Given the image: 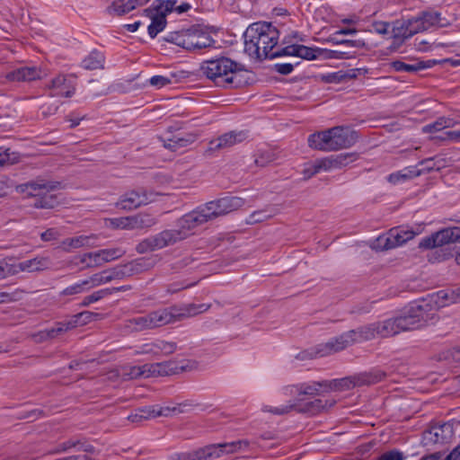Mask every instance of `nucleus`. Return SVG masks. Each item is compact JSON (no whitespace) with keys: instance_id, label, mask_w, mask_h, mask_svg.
<instances>
[{"instance_id":"nucleus-1","label":"nucleus","mask_w":460,"mask_h":460,"mask_svg":"<svg viewBox=\"0 0 460 460\" xmlns=\"http://www.w3.org/2000/svg\"><path fill=\"white\" fill-rule=\"evenodd\" d=\"M429 304L411 303L403 314L376 322L377 337L385 339L395 336L402 332L413 331L427 324V319L431 314Z\"/></svg>"},{"instance_id":"nucleus-2","label":"nucleus","mask_w":460,"mask_h":460,"mask_svg":"<svg viewBox=\"0 0 460 460\" xmlns=\"http://www.w3.org/2000/svg\"><path fill=\"white\" fill-rule=\"evenodd\" d=\"M200 71L217 86L239 88L246 84L244 75L247 71L226 57L203 61Z\"/></svg>"},{"instance_id":"nucleus-3","label":"nucleus","mask_w":460,"mask_h":460,"mask_svg":"<svg viewBox=\"0 0 460 460\" xmlns=\"http://www.w3.org/2000/svg\"><path fill=\"white\" fill-rule=\"evenodd\" d=\"M243 37L245 53L261 60L270 58L278 44L279 32L270 22H255L246 29Z\"/></svg>"},{"instance_id":"nucleus-4","label":"nucleus","mask_w":460,"mask_h":460,"mask_svg":"<svg viewBox=\"0 0 460 460\" xmlns=\"http://www.w3.org/2000/svg\"><path fill=\"white\" fill-rule=\"evenodd\" d=\"M357 140L358 134L356 131L348 127L339 126L310 135L308 144L314 149L331 152L349 148Z\"/></svg>"},{"instance_id":"nucleus-5","label":"nucleus","mask_w":460,"mask_h":460,"mask_svg":"<svg viewBox=\"0 0 460 460\" xmlns=\"http://www.w3.org/2000/svg\"><path fill=\"white\" fill-rule=\"evenodd\" d=\"M297 401L298 400H289L288 404H281L277 406L264 405L262 411L270 412L274 415H285L291 411L318 414L328 411L336 403L334 399H315L312 402H306L304 405L297 403Z\"/></svg>"},{"instance_id":"nucleus-6","label":"nucleus","mask_w":460,"mask_h":460,"mask_svg":"<svg viewBox=\"0 0 460 460\" xmlns=\"http://www.w3.org/2000/svg\"><path fill=\"white\" fill-rule=\"evenodd\" d=\"M386 377V373L381 369H374L369 372L358 374L357 376L344 377L341 379L327 380V391H343L355 386L369 385L379 383Z\"/></svg>"},{"instance_id":"nucleus-7","label":"nucleus","mask_w":460,"mask_h":460,"mask_svg":"<svg viewBox=\"0 0 460 460\" xmlns=\"http://www.w3.org/2000/svg\"><path fill=\"white\" fill-rule=\"evenodd\" d=\"M186 239V234L183 231L178 229H166L155 235L141 241L136 247L138 253H146L155 250H160L169 245Z\"/></svg>"},{"instance_id":"nucleus-8","label":"nucleus","mask_w":460,"mask_h":460,"mask_svg":"<svg viewBox=\"0 0 460 460\" xmlns=\"http://www.w3.org/2000/svg\"><path fill=\"white\" fill-rule=\"evenodd\" d=\"M167 314L164 313V308H160L150 312L149 314L128 319L125 323V329L129 332H142L159 328L167 325Z\"/></svg>"},{"instance_id":"nucleus-9","label":"nucleus","mask_w":460,"mask_h":460,"mask_svg":"<svg viewBox=\"0 0 460 460\" xmlns=\"http://www.w3.org/2000/svg\"><path fill=\"white\" fill-rule=\"evenodd\" d=\"M460 241V227H446L424 237L419 243L421 249L440 248Z\"/></svg>"},{"instance_id":"nucleus-10","label":"nucleus","mask_w":460,"mask_h":460,"mask_svg":"<svg viewBox=\"0 0 460 460\" xmlns=\"http://www.w3.org/2000/svg\"><path fill=\"white\" fill-rule=\"evenodd\" d=\"M156 195V193L143 188L131 190L121 195L115 206L119 209L132 210L155 201Z\"/></svg>"},{"instance_id":"nucleus-11","label":"nucleus","mask_w":460,"mask_h":460,"mask_svg":"<svg viewBox=\"0 0 460 460\" xmlns=\"http://www.w3.org/2000/svg\"><path fill=\"white\" fill-rule=\"evenodd\" d=\"M61 188V182L57 181H48L41 177L19 184L15 187L17 193L24 195L26 198H39L45 193H50Z\"/></svg>"},{"instance_id":"nucleus-12","label":"nucleus","mask_w":460,"mask_h":460,"mask_svg":"<svg viewBox=\"0 0 460 460\" xmlns=\"http://www.w3.org/2000/svg\"><path fill=\"white\" fill-rule=\"evenodd\" d=\"M125 251L120 248L103 249L97 252H86L75 260H78L79 263L84 264V268L100 267L105 262L111 261L123 256Z\"/></svg>"},{"instance_id":"nucleus-13","label":"nucleus","mask_w":460,"mask_h":460,"mask_svg":"<svg viewBox=\"0 0 460 460\" xmlns=\"http://www.w3.org/2000/svg\"><path fill=\"white\" fill-rule=\"evenodd\" d=\"M244 205V200L239 197H224L204 205L210 220L225 216Z\"/></svg>"},{"instance_id":"nucleus-14","label":"nucleus","mask_w":460,"mask_h":460,"mask_svg":"<svg viewBox=\"0 0 460 460\" xmlns=\"http://www.w3.org/2000/svg\"><path fill=\"white\" fill-rule=\"evenodd\" d=\"M416 233L402 228L391 229L385 235H381L374 243V248L378 250H390L404 244L411 240Z\"/></svg>"},{"instance_id":"nucleus-15","label":"nucleus","mask_w":460,"mask_h":460,"mask_svg":"<svg viewBox=\"0 0 460 460\" xmlns=\"http://www.w3.org/2000/svg\"><path fill=\"white\" fill-rule=\"evenodd\" d=\"M210 306L209 304H187L181 307L177 305L165 307L164 311L167 314L166 323L170 324L195 316L208 311Z\"/></svg>"},{"instance_id":"nucleus-16","label":"nucleus","mask_w":460,"mask_h":460,"mask_svg":"<svg viewBox=\"0 0 460 460\" xmlns=\"http://www.w3.org/2000/svg\"><path fill=\"white\" fill-rule=\"evenodd\" d=\"M208 221H211L210 217L203 206L181 217L178 220V226L180 231H183L187 238L190 234V232L191 230Z\"/></svg>"},{"instance_id":"nucleus-17","label":"nucleus","mask_w":460,"mask_h":460,"mask_svg":"<svg viewBox=\"0 0 460 460\" xmlns=\"http://www.w3.org/2000/svg\"><path fill=\"white\" fill-rule=\"evenodd\" d=\"M189 42L187 50L203 49L213 47L216 40L201 25H194L189 29Z\"/></svg>"},{"instance_id":"nucleus-18","label":"nucleus","mask_w":460,"mask_h":460,"mask_svg":"<svg viewBox=\"0 0 460 460\" xmlns=\"http://www.w3.org/2000/svg\"><path fill=\"white\" fill-rule=\"evenodd\" d=\"M352 336V332L349 331L325 343L319 344L318 352L320 353V357H326L337 353L354 344Z\"/></svg>"},{"instance_id":"nucleus-19","label":"nucleus","mask_w":460,"mask_h":460,"mask_svg":"<svg viewBox=\"0 0 460 460\" xmlns=\"http://www.w3.org/2000/svg\"><path fill=\"white\" fill-rule=\"evenodd\" d=\"M246 138L247 133L245 131H230L211 140L208 143L207 152H216L221 149L232 147L236 144L242 143Z\"/></svg>"},{"instance_id":"nucleus-20","label":"nucleus","mask_w":460,"mask_h":460,"mask_svg":"<svg viewBox=\"0 0 460 460\" xmlns=\"http://www.w3.org/2000/svg\"><path fill=\"white\" fill-rule=\"evenodd\" d=\"M424 31H426L425 24L420 13L417 17L402 22L400 26H394L393 29L394 37L402 40Z\"/></svg>"},{"instance_id":"nucleus-21","label":"nucleus","mask_w":460,"mask_h":460,"mask_svg":"<svg viewBox=\"0 0 460 460\" xmlns=\"http://www.w3.org/2000/svg\"><path fill=\"white\" fill-rule=\"evenodd\" d=\"M46 88L53 91L50 96L72 97L75 93V83L71 81L67 75H58L54 77Z\"/></svg>"},{"instance_id":"nucleus-22","label":"nucleus","mask_w":460,"mask_h":460,"mask_svg":"<svg viewBox=\"0 0 460 460\" xmlns=\"http://www.w3.org/2000/svg\"><path fill=\"white\" fill-rule=\"evenodd\" d=\"M249 445L246 440H238L230 443L211 444L205 447V451L208 460L218 458L225 454H234Z\"/></svg>"},{"instance_id":"nucleus-23","label":"nucleus","mask_w":460,"mask_h":460,"mask_svg":"<svg viewBox=\"0 0 460 460\" xmlns=\"http://www.w3.org/2000/svg\"><path fill=\"white\" fill-rule=\"evenodd\" d=\"M359 155L358 153H342L339 155H330L328 157L321 158L323 171H330L332 169H341L349 164L357 161Z\"/></svg>"},{"instance_id":"nucleus-24","label":"nucleus","mask_w":460,"mask_h":460,"mask_svg":"<svg viewBox=\"0 0 460 460\" xmlns=\"http://www.w3.org/2000/svg\"><path fill=\"white\" fill-rule=\"evenodd\" d=\"M143 13L151 19V24L148 26V34L154 39L156 35L163 31L166 26L165 13L159 11V8H146Z\"/></svg>"},{"instance_id":"nucleus-25","label":"nucleus","mask_w":460,"mask_h":460,"mask_svg":"<svg viewBox=\"0 0 460 460\" xmlns=\"http://www.w3.org/2000/svg\"><path fill=\"white\" fill-rule=\"evenodd\" d=\"M123 278H125V273H123L122 266H118L116 268L93 274L88 279L93 288L114 279H121Z\"/></svg>"},{"instance_id":"nucleus-26","label":"nucleus","mask_w":460,"mask_h":460,"mask_svg":"<svg viewBox=\"0 0 460 460\" xmlns=\"http://www.w3.org/2000/svg\"><path fill=\"white\" fill-rule=\"evenodd\" d=\"M50 261L47 257H37L31 260H27L22 261L18 264L13 265L14 270H16V274L20 272H35L40 271L48 269L49 267Z\"/></svg>"},{"instance_id":"nucleus-27","label":"nucleus","mask_w":460,"mask_h":460,"mask_svg":"<svg viewBox=\"0 0 460 460\" xmlns=\"http://www.w3.org/2000/svg\"><path fill=\"white\" fill-rule=\"evenodd\" d=\"M41 71L35 66H22L6 75L9 81H32L40 78Z\"/></svg>"},{"instance_id":"nucleus-28","label":"nucleus","mask_w":460,"mask_h":460,"mask_svg":"<svg viewBox=\"0 0 460 460\" xmlns=\"http://www.w3.org/2000/svg\"><path fill=\"white\" fill-rule=\"evenodd\" d=\"M298 392V397L301 398L302 395H309V396H316L321 395L323 393H328L327 380L323 381H314L312 383H302L296 385Z\"/></svg>"},{"instance_id":"nucleus-29","label":"nucleus","mask_w":460,"mask_h":460,"mask_svg":"<svg viewBox=\"0 0 460 460\" xmlns=\"http://www.w3.org/2000/svg\"><path fill=\"white\" fill-rule=\"evenodd\" d=\"M121 266L125 277H128L150 270L154 267V261L150 259L139 258Z\"/></svg>"},{"instance_id":"nucleus-30","label":"nucleus","mask_w":460,"mask_h":460,"mask_svg":"<svg viewBox=\"0 0 460 460\" xmlns=\"http://www.w3.org/2000/svg\"><path fill=\"white\" fill-rule=\"evenodd\" d=\"M436 63L435 60H427V61H415L412 64L404 63L401 60H395L391 63V67L394 68L397 72H407V73H416L420 70L426 69L431 67Z\"/></svg>"},{"instance_id":"nucleus-31","label":"nucleus","mask_w":460,"mask_h":460,"mask_svg":"<svg viewBox=\"0 0 460 460\" xmlns=\"http://www.w3.org/2000/svg\"><path fill=\"white\" fill-rule=\"evenodd\" d=\"M144 368L147 369V376H164L176 373V367L172 361L145 364Z\"/></svg>"},{"instance_id":"nucleus-32","label":"nucleus","mask_w":460,"mask_h":460,"mask_svg":"<svg viewBox=\"0 0 460 460\" xmlns=\"http://www.w3.org/2000/svg\"><path fill=\"white\" fill-rule=\"evenodd\" d=\"M439 299H442V300H448V294L444 291V290H441L436 294H432L430 296H429L427 298H423L421 300H419V301H416L415 303H422V302H425L427 304H429V305L430 306V314H429V317L427 319V323L433 320L435 315H436V312L438 310V307H441V306H445L447 305V304L446 302H440Z\"/></svg>"},{"instance_id":"nucleus-33","label":"nucleus","mask_w":460,"mask_h":460,"mask_svg":"<svg viewBox=\"0 0 460 460\" xmlns=\"http://www.w3.org/2000/svg\"><path fill=\"white\" fill-rule=\"evenodd\" d=\"M137 6V0H114L107 7L109 14L121 16L131 12Z\"/></svg>"},{"instance_id":"nucleus-34","label":"nucleus","mask_w":460,"mask_h":460,"mask_svg":"<svg viewBox=\"0 0 460 460\" xmlns=\"http://www.w3.org/2000/svg\"><path fill=\"white\" fill-rule=\"evenodd\" d=\"M354 343L367 341L378 338L375 323L360 326L358 329L350 330Z\"/></svg>"},{"instance_id":"nucleus-35","label":"nucleus","mask_w":460,"mask_h":460,"mask_svg":"<svg viewBox=\"0 0 460 460\" xmlns=\"http://www.w3.org/2000/svg\"><path fill=\"white\" fill-rule=\"evenodd\" d=\"M128 288L125 286L119 287V288H104L98 291L93 292V294L86 296L84 297L83 301L81 302V306H88L92 303H95L102 298L110 296L115 292L122 291V290H128Z\"/></svg>"},{"instance_id":"nucleus-36","label":"nucleus","mask_w":460,"mask_h":460,"mask_svg":"<svg viewBox=\"0 0 460 460\" xmlns=\"http://www.w3.org/2000/svg\"><path fill=\"white\" fill-rule=\"evenodd\" d=\"M104 60L105 58L102 53L93 50L82 61L81 66L86 70L102 69Z\"/></svg>"},{"instance_id":"nucleus-37","label":"nucleus","mask_w":460,"mask_h":460,"mask_svg":"<svg viewBox=\"0 0 460 460\" xmlns=\"http://www.w3.org/2000/svg\"><path fill=\"white\" fill-rule=\"evenodd\" d=\"M89 239L90 237L84 235L66 238L60 243L59 248L66 252H69L74 249L87 246L89 244Z\"/></svg>"},{"instance_id":"nucleus-38","label":"nucleus","mask_w":460,"mask_h":460,"mask_svg":"<svg viewBox=\"0 0 460 460\" xmlns=\"http://www.w3.org/2000/svg\"><path fill=\"white\" fill-rule=\"evenodd\" d=\"M59 204L58 199V196L55 194L45 193L40 195L36 199L33 203V208H43V209H52L56 208Z\"/></svg>"},{"instance_id":"nucleus-39","label":"nucleus","mask_w":460,"mask_h":460,"mask_svg":"<svg viewBox=\"0 0 460 460\" xmlns=\"http://www.w3.org/2000/svg\"><path fill=\"white\" fill-rule=\"evenodd\" d=\"M295 57H298L306 60H314L323 53V49L310 48L304 45H296Z\"/></svg>"},{"instance_id":"nucleus-40","label":"nucleus","mask_w":460,"mask_h":460,"mask_svg":"<svg viewBox=\"0 0 460 460\" xmlns=\"http://www.w3.org/2000/svg\"><path fill=\"white\" fill-rule=\"evenodd\" d=\"M456 123L457 122L453 119L441 117L438 118L435 122L423 127V132L432 133L440 131L444 128L454 127Z\"/></svg>"},{"instance_id":"nucleus-41","label":"nucleus","mask_w":460,"mask_h":460,"mask_svg":"<svg viewBox=\"0 0 460 460\" xmlns=\"http://www.w3.org/2000/svg\"><path fill=\"white\" fill-rule=\"evenodd\" d=\"M189 29L179 31L169 32L165 37L164 40L167 42L174 43L187 49V42H189Z\"/></svg>"},{"instance_id":"nucleus-42","label":"nucleus","mask_w":460,"mask_h":460,"mask_svg":"<svg viewBox=\"0 0 460 460\" xmlns=\"http://www.w3.org/2000/svg\"><path fill=\"white\" fill-rule=\"evenodd\" d=\"M420 174V172L419 170L411 169V168H404L402 171L391 173L387 180L389 182L393 184H396L399 181H406L412 179L414 177H417Z\"/></svg>"},{"instance_id":"nucleus-43","label":"nucleus","mask_w":460,"mask_h":460,"mask_svg":"<svg viewBox=\"0 0 460 460\" xmlns=\"http://www.w3.org/2000/svg\"><path fill=\"white\" fill-rule=\"evenodd\" d=\"M196 140V135L194 134H186L182 137H173L172 138L168 140V143L164 145L165 147L175 151L179 147H185Z\"/></svg>"},{"instance_id":"nucleus-44","label":"nucleus","mask_w":460,"mask_h":460,"mask_svg":"<svg viewBox=\"0 0 460 460\" xmlns=\"http://www.w3.org/2000/svg\"><path fill=\"white\" fill-rule=\"evenodd\" d=\"M91 288H93L89 283V279H87L79 283H75L69 287H66L60 292V295L64 296L78 295L86 292Z\"/></svg>"},{"instance_id":"nucleus-45","label":"nucleus","mask_w":460,"mask_h":460,"mask_svg":"<svg viewBox=\"0 0 460 460\" xmlns=\"http://www.w3.org/2000/svg\"><path fill=\"white\" fill-rule=\"evenodd\" d=\"M422 19L424 21L425 29L428 30L433 26H443L442 22L443 19L441 18V13L436 11L429 10L420 13Z\"/></svg>"},{"instance_id":"nucleus-46","label":"nucleus","mask_w":460,"mask_h":460,"mask_svg":"<svg viewBox=\"0 0 460 460\" xmlns=\"http://www.w3.org/2000/svg\"><path fill=\"white\" fill-rule=\"evenodd\" d=\"M280 402H284V404H288L289 400H298L297 403L302 402V398L298 397V392L296 385H287L283 387L278 395ZM280 403L279 405H281Z\"/></svg>"},{"instance_id":"nucleus-47","label":"nucleus","mask_w":460,"mask_h":460,"mask_svg":"<svg viewBox=\"0 0 460 460\" xmlns=\"http://www.w3.org/2000/svg\"><path fill=\"white\" fill-rule=\"evenodd\" d=\"M21 155L19 153L12 152L10 148L2 150L0 148V167L13 165L19 163Z\"/></svg>"},{"instance_id":"nucleus-48","label":"nucleus","mask_w":460,"mask_h":460,"mask_svg":"<svg viewBox=\"0 0 460 460\" xmlns=\"http://www.w3.org/2000/svg\"><path fill=\"white\" fill-rule=\"evenodd\" d=\"M185 406H187L186 403H183V404L181 403V404H178L177 406H173V407H169V406L159 407L156 405V417H160V416L169 417L173 414L181 413L184 411L182 408Z\"/></svg>"},{"instance_id":"nucleus-49","label":"nucleus","mask_w":460,"mask_h":460,"mask_svg":"<svg viewBox=\"0 0 460 460\" xmlns=\"http://www.w3.org/2000/svg\"><path fill=\"white\" fill-rule=\"evenodd\" d=\"M24 295V291L22 289H15L12 292L0 291V304L10 303L21 300Z\"/></svg>"},{"instance_id":"nucleus-50","label":"nucleus","mask_w":460,"mask_h":460,"mask_svg":"<svg viewBox=\"0 0 460 460\" xmlns=\"http://www.w3.org/2000/svg\"><path fill=\"white\" fill-rule=\"evenodd\" d=\"M97 315H98L97 314H93L89 311H84V312H81V313L74 315L73 318L71 319V321H72V323H75V327H76L78 325H84V324L88 323Z\"/></svg>"},{"instance_id":"nucleus-51","label":"nucleus","mask_w":460,"mask_h":460,"mask_svg":"<svg viewBox=\"0 0 460 460\" xmlns=\"http://www.w3.org/2000/svg\"><path fill=\"white\" fill-rule=\"evenodd\" d=\"M79 443V438H70L58 444L53 450V454H60L68 451L71 448H76Z\"/></svg>"},{"instance_id":"nucleus-52","label":"nucleus","mask_w":460,"mask_h":460,"mask_svg":"<svg viewBox=\"0 0 460 460\" xmlns=\"http://www.w3.org/2000/svg\"><path fill=\"white\" fill-rule=\"evenodd\" d=\"M323 171V164H321V160L317 159L314 163L309 164L303 171V174L305 179H310L312 176L316 173Z\"/></svg>"},{"instance_id":"nucleus-53","label":"nucleus","mask_w":460,"mask_h":460,"mask_svg":"<svg viewBox=\"0 0 460 460\" xmlns=\"http://www.w3.org/2000/svg\"><path fill=\"white\" fill-rule=\"evenodd\" d=\"M155 346L158 353L162 352L164 355L172 354L177 349V344L172 341H157Z\"/></svg>"},{"instance_id":"nucleus-54","label":"nucleus","mask_w":460,"mask_h":460,"mask_svg":"<svg viewBox=\"0 0 460 460\" xmlns=\"http://www.w3.org/2000/svg\"><path fill=\"white\" fill-rule=\"evenodd\" d=\"M271 213H268L266 209L254 211L252 214L250 215L247 223L248 224H256L263 222L267 219H270L272 217Z\"/></svg>"},{"instance_id":"nucleus-55","label":"nucleus","mask_w":460,"mask_h":460,"mask_svg":"<svg viewBox=\"0 0 460 460\" xmlns=\"http://www.w3.org/2000/svg\"><path fill=\"white\" fill-rule=\"evenodd\" d=\"M107 222L108 226L113 229L129 230L128 217L110 218Z\"/></svg>"},{"instance_id":"nucleus-56","label":"nucleus","mask_w":460,"mask_h":460,"mask_svg":"<svg viewBox=\"0 0 460 460\" xmlns=\"http://www.w3.org/2000/svg\"><path fill=\"white\" fill-rule=\"evenodd\" d=\"M135 216L137 218L142 229L149 228V227L153 226L154 225H155V223H156L155 218L153 217L149 214L139 213Z\"/></svg>"},{"instance_id":"nucleus-57","label":"nucleus","mask_w":460,"mask_h":460,"mask_svg":"<svg viewBox=\"0 0 460 460\" xmlns=\"http://www.w3.org/2000/svg\"><path fill=\"white\" fill-rule=\"evenodd\" d=\"M329 42H332L336 45H346L353 48H362L365 43L361 40H338L337 37H330L328 39Z\"/></svg>"},{"instance_id":"nucleus-58","label":"nucleus","mask_w":460,"mask_h":460,"mask_svg":"<svg viewBox=\"0 0 460 460\" xmlns=\"http://www.w3.org/2000/svg\"><path fill=\"white\" fill-rule=\"evenodd\" d=\"M123 375L127 376L129 379L140 376L149 377V376H147V369L144 368V365L141 367H130L129 372L124 373Z\"/></svg>"},{"instance_id":"nucleus-59","label":"nucleus","mask_w":460,"mask_h":460,"mask_svg":"<svg viewBox=\"0 0 460 460\" xmlns=\"http://www.w3.org/2000/svg\"><path fill=\"white\" fill-rule=\"evenodd\" d=\"M296 44H294V45H289L285 48H282L281 49L277 50V51L272 50L269 58L273 59V58L282 57V56H295L294 52L296 50Z\"/></svg>"},{"instance_id":"nucleus-60","label":"nucleus","mask_w":460,"mask_h":460,"mask_svg":"<svg viewBox=\"0 0 460 460\" xmlns=\"http://www.w3.org/2000/svg\"><path fill=\"white\" fill-rule=\"evenodd\" d=\"M323 53L326 54V58H336V59H348L353 58L349 52L341 51V50H327L323 49Z\"/></svg>"},{"instance_id":"nucleus-61","label":"nucleus","mask_w":460,"mask_h":460,"mask_svg":"<svg viewBox=\"0 0 460 460\" xmlns=\"http://www.w3.org/2000/svg\"><path fill=\"white\" fill-rule=\"evenodd\" d=\"M296 358L300 360H307V359H312L314 358H321L320 353L318 352V345L315 346L314 348L305 349V350L300 352L296 356Z\"/></svg>"},{"instance_id":"nucleus-62","label":"nucleus","mask_w":460,"mask_h":460,"mask_svg":"<svg viewBox=\"0 0 460 460\" xmlns=\"http://www.w3.org/2000/svg\"><path fill=\"white\" fill-rule=\"evenodd\" d=\"M12 275H16L14 266L5 261H0V279Z\"/></svg>"},{"instance_id":"nucleus-63","label":"nucleus","mask_w":460,"mask_h":460,"mask_svg":"<svg viewBox=\"0 0 460 460\" xmlns=\"http://www.w3.org/2000/svg\"><path fill=\"white\" fill-rule=\"evenodd\" d=\"M376 460H404V456L400 451L391 450L382 454Z\"/></svg>"},{"instance_id":"nucleus-64","label":"nucleus","mask_w":460,"mask_h":460,"mask_svg":"<svg viewBox=\"0 0 460 460\" xmlns=\"http://www.w3.org/2000/svg\"><path fill=\"white\" fill-rule=\"evenodd\" d=\"M150 84L157 88H161L172 83L171 79L163 75H155L149 80Z\"/></svg>"}]
</instances>
